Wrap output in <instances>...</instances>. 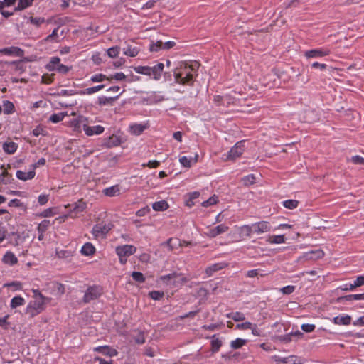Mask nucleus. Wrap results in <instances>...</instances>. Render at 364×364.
Segmentation results:
<instances>
[{
  "label": "nucleus",
  "mask_w": 364,
  "mask_h": 364,
  "mask_svg": "<svg viewBox=\"0 0 364 364\" xmlns=\"http://www.w3.org/2000/svg\"><path fill=\"white\" fill-rule=\"evenodd\" d=\"M160 280L166 285L178 287V285L188 282L189 279L183 277L181 274L173 272L167 275L161 276Z\"/></svg>",
  "instance_id": "20e7f679"
},
{
  "label": "nucleus",
  "mask_w": 364,
  "mask_h": 364,
  "mask_svg": "<svg viewBox=\"0 0 364 364\" xmlns=\"http://www.w3.org/2000/svg\"><path fill=\"white\" fill-rule=\"evenodd\" d=\"M34 301L31 302L27 307V313L32 316L39 314L45 309L46 304L50 301L51 299L42 295L38 291H34Z\"/></svg>",
  "instance_id": "f03ea898"
},
{
  "label": "nucleus",
  "mask_w": 364,
  "mask_h": 364,
  "mask_svg": "<svg viewBox=\"0 0 364 364\" xmlns=\"http://www.w3.org/2000/svg\"><path fill=\"white\" fill-rule=\"evenodd\" d=\"M29 21L30 22L36 26H40L42 23L44 22V18H34V17H30L29 18Z\"/></svg>",
  "instance_id": "13d9d810"
},
{
  "label": "nucleus",
  "mask_w": 364,
  "mask_h": 364,
  "mask_svg": "<svg viewBox=\"0 0 364 364\" xmlns=\"http://www.w3.org/2000/svg\"><path fill=\"white\" fill-rule=\"evenodd\" d=\"M226 265L224 263H216L205 269V273L208 277H210L213 274L218 270L223 269Z\"/></svg>",
  "instance_id": "a211bd4d"
},
{
  "label": "nucleus",
  "mask_w": 364,
  "mask_h": 364,
  "mask_svg": "<svg viewBox=\"0 0 364 364\" xmlns=\"http://www.w3.org/2000/svg\"><path fill=\"white\" fill-rule=\"evenodd\" d=\"M333 321L336 325H349L351 321V317L348 315L343 316H336Z\"/></svg>",
  "instance_id": "6ab92c4d"
},
{
  "label": "nucleus",
  "mask_w": 364,
  "mask_h": 364,
  "mask_svg": "<svg viewBox=\"0 0 364 364\" xmlns=\"http://www.w3.org/2000/svg\"><path fill=\"white\" fill-rule=\"evenodd\" d=\"M16 0H4L3 1H0V11L3 9L5 6H10L15 4Z\"/></svg>",
  "instance_id": "6e6d98bb"
},
{
  "label": "nucleus",
  "mask_w": 364,
  "mask_h": 364,
  "mask_svg": "<svg viewBox=\"0 0 364 364\" xmlns=\"http://www.w3.org/2000/svg\"><path fill=\"white\" fill-rule=\"evenodd\" d=\"M172 243H173V240H172V237H171L167 241L162 242L161 246L167 247L168 251H172L173 250Z\"/></svg>",
  "instance_id": "bf43d9fd"
},
{
  "label": "nucleus",
  "mask_w": 364,
  "mask_h": 364,
  "mask_svg": "<svg viewBox=\"0 0 364 364\" xmlns=\"http://www.w3.org/2000/svg\"><path fill=\"white\" fill-rule=\"evenodd\" d=\"M364 299V293L363 294H350L343 296H340L337 299L338 302H341L343 301H351L353 300H360Z\"/></svg>",
  "instance_id": "f3484780"
},
{
  "label": "nucleus",
  "mask_w": 364,
  "mask_h": 364,
  "mask_svg": "<svg viewBox=\"0 0 364 364\" xmlns=\"http://www.w3.org/2000/svg\"><path fill=\"white\" fill-rule=\"evenodd\" d=\"M149 211H150V208L148 206H146V207H144V208L139 210L136 213V215L139 217H142V216L146 215Z\"/></svg>",
  "instance_id": "052dcab7"
},
{
  "label": "nucleus",
  "mask_w": 364,
  "mask_h": 364,
  "mask_svg": "<svg viewBox=\"0 0 364 364\" xmlns=\"http://www.w3.org/2000/svg\"><path fill=\"white\" fill-rule=\"evenodd\" d=\"M33 0H18V6L15 8L16 11L23 10L29 6H31L33 3Z\"/></svg>",
  "instance_id": "473e14b6"
},
{
  "label": "nucleus",
  "mask_w": 364,
  "mask_h": 364,
  "mask_svg": "<svg viewBox=\"0 0 364 364\" xmlns=\"http://www.w3.org/2000/svg\"><path fill=\"white\" fill-rule=\"evenodd\" d=\"M120 190L117 186H114L104 190V193L109 197L118 196Z\"/></svg>",
  "instance_id": "c756f323"
},
{
  "label": "nucleus",
  "mask_w": 364,
  "mask_h": 364,
  "mask_svg": "<svg viewBox=\"0 0 364 364\" xmlns=\"http://www.w3.org/2000/svg\"><path fill=\"white\" fill-rule=\"evenodd\" d=\"M105 80H109V78L101 73L95 75L90 77V81L92 82H100Z\"/></svg>",
  "instance_id": "a19ab883"
},
{
  "label": "nucleus",
  "mask_w": 364,
  "mask_h": 364,
  "mask_svg": "<svg viewBox=\"0 0 364 364\" xmlns=\"http://www.w3.org/2000/svg\"><path fill=\"white\" fill-rule=\"evenodd\" d=\"M0 53L8 55H14L16 56L21 57L23 55V51L18 47H10L0 49Z\"/></svg>",
  "instance_id": "4468645a"
},
{
  "label": "nucleus",
  "mask_w": 364,
  "mask_h": 364,
  "mask_svg": "<svg viewBox=\"0 0 364 364\" xmlns=\"http://www.w3.org/2000/svg\"><path fill=\"white\" fill-rule=\"evenodd\" d=\"M244 151V145L242 141L236 143L228 153V159L234 160L242 155Z\"/></svg>",
  "instance_id": "1a4fd4ad"
},
{
  "label": "nucleus",
  "mask_w": 364,
  "mask_h": 364,
  "mask_svg": "<svg viewBox=\"0 0 364 364\" xmlns=\"http://www.w3.org/2000/svg\"><path fill=\"white\" fill-rule=\"evenodd\" d=\"M295 290V287L293 285H288L280 289V291L283 294L289 295L293 293Z\"/></svg>",
  "instance_id": "864d4df0"
},
{
  "label": "nucleus",
  "mask_w": 364,
  "mask_h": 364,
  "mask_svg": "<svg viewBox=\"0 0 364 364\" xmlns=\"http://www.w3.org/2000/svg\"><path fill=\"white\" fill-rule=\"evenodd\" d=\"M65 115H67V114L64 112L53 114L49 119L53 123H57L62 121Z\"/></svg>",
  "instance_id": "c9c22d12"
},
{
  "label": "nucleus",
  "mask_w": 364,
  "mask_h": 364,
  "mask_svg": "<svg viewBox=\"0 0 364 364\" xmlns=\"http://www.w3.org/2000/svg\"><path fill=\"white\" fill-rule=\"evenodd\" d=\"M136 251V247L133 245H124L119 246L116 248L117 254L119 257H129L134 254Z\"/></svg>",
  "instance_id": "6e6552de"
},
{
  "label": "nucleus",
  "mask_w": 364,
  "mask_h": 364,
  "mask_svg": "<svg viewBox=\"0 0 364 364\" xmlns=\"http://www.w3.org/2000/svg\"><path fill=\"white\" fill-rule=\"evenodd\" d=\"M267 242L269 244H282L285 242V237L284 235H270L267 237Z\"/></svg>",
  "instance_id": "412c9836"
},
{
  "label": "nucleus",
  "mask_w": 364,
  "mask_h": 364,
  "mask_svg": "<svg viewBox=\"0 0 364 364\" xmlns=\"http://www.w3.org/2000/svg\"><path fill=\"white\" fill-rule=\"evenodd\" d=\"M25 300L20 296L14 297L11 301V308L15 309L18 306L23 305Z\"/></svg>",
  "instance_id": "7c9ffc66"
},
{
  "label": "nucleus",
  "mask_w": 364,
  "mask_h": 364,
  "mask_svg": "<svg viewBox=\"0 0 364 364\" xmlns=\"http://www.w3.org/2000/svg\"><path fill=\"white\" fill-rule=\"evenodd\" d=\"M120 50V48L119 46H114L110 48L107 50V55L110 58H115L117 56Z\"/></svg>",
  "instance_id": "8fccbe9b"
},
{
  "label": "nucleus",
  "mask_w": 364,
  "mask_h": 364,
  "mask_svg": "<svg viewBox=\"0 0 364 364\" xmlns=\"http://www.w3.org/2000/svg\"><path fill=\"white\" fill-rule=\"evenodd\" d=\"M17 149V145L16 143L10 141V142H5L3 144V149L4 151L9 154H14Z\"/></svg>",
  "instance_id": "b1692460"
},
{
  "label": "nucleus",
  "mask_w": 364,
  "mask_h": 364,
  "mask_svg": "<svg viewBox=\"0 0 364 364\" xmlns=\"http://www.w3.org/2000/svg\"><path fill=\"white\" fill-rule=\"evenodd\" d=\"M163 49V43L160 41L153 43L150 45L149 50L151 52H157L159 50Z\"/></svg>",
  "instance_id": "09e8293b"
},
{
  "label": "nucleus",
  "mask_w": 364,
  "mask_h": 364,
  "mask_svg": "<svg viewBox=\"0 0 364 364\" xmlns=\"http://www.w3.org/2000/svg\"><path fill=\"white\" fill-rule=\"evenodd\" d=\"M132 277L134 280L138 282H144L145 281V277H144L143 274L139 272H133L132 274Z\"/></svg>",
  "instance_id": "3c124183"
},
{
  "label": "nucleus",
  "mask_w": 364,
  "mask_h": 364,
  "mask_svg": "<svg viewBox=\"0 0 364 364\" xmlns=\"http://www.w3.org/2000/svg\"><path fill=\"white\" fill-rule=\"evenodd\" d=\"M256 178L254 174L247 175L242 178L244 186H249L256 183Z\"/></svg>",
  "instance_id": "72a5a7b5"
},
{
  "label": "nucleus",
  "mask_w": 364,
  "mask_h": 364,
  "mask_svg": "<svg viewBox=\"0 0 364 364\" xmlns=\"http://www.w3.org/2000/svg\"><path fill=\"white\" fill-rule=\"evenodd\" d=\"M50 220H44L38 226L37 230L38 232H45L49 227Z\"/></svg>",
  "instance_id": "c03bdc74"
},
{
  "label": "nucleus",
  "mask_w": 364,
  "mask_h": 364,
  "mask_svg": "<svg viewBox=\"0 0 364 364\" xmlns=\"http://www.w3.org/2000/svg\"><path fill=\"white\" fill-rule=\"evenodd\" d=\"M95 350L97 351V352H100V353H103L104 355H115L117 354V352L115 350H113L112 352L113 353H109L110 351V349L107 347V346H99L97 348H96L95 349Z\"/></svg>",
  "instance_id": "79ce46f5"
},
{
  "label": "nucleus",
  "mask_w": 364,
  "mask_h": 364,
  "mask_svg": "<svg viewBox=\"0 0 364 364\" xmlns=\"http://www.w3.org/2000/svg\"><path fill=\"white\" fill-rule=\"evenodd\" d=\"M245 343V340L242 338H237L231 342L230 346L233 349H238L241 348L242 346H244Z\"/></svg>",
  "instance_id": "37998d69"
},
{
  "label": "nucleus",
  "mask_w": 364,
  "mask_h": 364,
  "mask_svg": "<svg viewBox=\"0 0 364 364\" xmlns=\"http://www.w3.org/2000/svg\"><path fill=\"white\" fill-rule=\"evenodd\" d=\"M105 87V85H99L95 87L86 88L79 92L80 95H92Z\"/></svg>",
  "instance_id": "c85d7f7f"
},
{
  "label": "nucleus",
  "mask_w": 364,
  "mask_h": 364,
  "mask_svg": "<svg viewBox=\"0 0 364 364\" xmlns=\"http://www.w3.org/2000/svg\"><path fill=\"white\" fill-rule=\"evenodd\" d=\"M86 208V203L82 200H79L77 203H75V206L73 208V211L78 213L82 212Z\"/></svg>",
  "instance_id": "ea45409f"
},
{
  "label": "nucleus",
  "mask_w": 364,
  "mask_h": 364,
  "mask_svg": "<svg viewBox=\"0 0 364 364\" xmlns=\"http://www.w3.org/2000/svg\"><path fill=\"white\" fill-rule=\"evenodd\" d=\"M130 132L135 135H139L145 129V126L141 124H133L130 126Z\"/></svg>",
  "instance_id": "2f4dec72"
},
{
  "label": "nucleus",
  "mask_w": 364,
  "mask_h": 364,
  "mask_svg": "<svg viewBox=\"0 0 364 364\" xmlns=\"http://www.w3.org/2000/svg\"><path fill=\"white\" fill-rule=\"evenodd\" d=\"M228 230V227L221 224L216 226L214 228L210 229L208 232L207 235L210 237H215L217 235L226 232Z\"/></svg>",
  "instance_id": "2eb2a0df"
},
{
  "label": "nucleus",
  "mask_w": 364,
  "mask_h": 364,
  "mask_svg": "<svg viewBox=\"0 0 364 364\" xmlns=\"http://www.w3.org/2000/svg\"><path fill=\"white\" fill-rule=\"evenodd\" d=\"M87 122V119L85 117L80 116L77 119L71 121V126L73 127L74 131L80 132L81 128L84 129V124Z\"/></svg>",
  "instance_id": "ddd939ff"
},
{
  "label": "nucleus",
  "mask_w": 364,
  "mask_h": 364,
  "mask_svg": "<svg viewBox=\"0 0 364 364\" xmlns=\"http://www.w3.org/2000/svg\"><path fill=\"white\" fill-rule=\"evenodd\" d=\"M119 143L120 141L119 138L117 136L112 135L108 138L107 141V146L108 147L116 146L119 145Z\"/></svg>",
  "instance_id": "e433bc0d"
},
{
  "label": "nucleus",
  "mask_w": 364,
  "mask_h": 364,
  "mask_svg": "<svg viewBox=\"0 0 364 364\" xmlns=\"http://www.w3.org/2000/svg\"><path fill=\"white\" fill-rule=\"evenodd\" d=\"M329 54L330 50L328 49H314L305 52V56L308 58L323 57L327 56Z\"/></svg>",
  "instance_id": "f8f14e48"
},
{
  "label": "nucleus",
  "mask_w": 364,
  "mask_h": 364,
  "mask_svg": "<svg viewBox=\"0 0 364 364\" xmlns=\"http://www.w3.org/2000/svg\"><path fill=\"white\" fill-rule=\"evenodd\" d=\"M60 59L58 57H53L50 59L46 68L50 71L56 70L60 73H66L69 71V68L60 63Z\"/></svg>",
  "instance_id": "0eeeda50"
},
{
  "label": "nucleus",
  "mask_w": 364,
  "mask_h": 364,
  "mask_svg": "<svg viewBox=\"0 0 364 364\" xmlns=\"http://www.w3.org/2000/svg\"><path fill=\"white\" fill-rule=\"evenodd\" d=\"M198 155L196 154L193 159H188L186 156H182L179 159V161L184 167H191L193 163H196Z\"/></svg>",
  "instance_id": "393cba45"
},
{
  "label": "nucleus",
  "mask_w": 364,
  "mask_h": 364,
  "mask_svg": "<svg viewBox=\"0 0 364 364\" xmlns=\"http://www.w3.org/2000/svg\"><path fill=\"white\" fill-rule=\"evenodd\" d=\"M252 232L257 234H262L269 232L271 226L268 222L261 221L252 225Z\"/></svg>",
  "instance_id": "9d476101"
},
{
  "label": "nucleus",
  "mask_w": 364,
  "mask_h": 364,
  "mask_svg": "<svg viewBox=\"0 0 364 364\" xmlns=\"http://www.w3.org/2000/svg\"><path fill=\"white\" fill-rule=\"evenodd\" d=\"M2 260L5 264L11 265L15 264L18 262L17 257L11 252H7L4 255Z\"/></svg>",
  "instance_id": "aec40b11"
},
{
  "label": "nucleus",
  "mask_w": 364,
  "mask_h": 364,
  "mask_svg": "<svg viewBox=\"0 0 364 364\" xmlns=\"http://www.w3.org/2000/svg\"><path fill=\"white\" fill-rule=\"evenodd\" d=\"M95 247L90 242L85 243L82 246V250H81L82 254L87 255V256L93 255L95 253Z\"/></svg>",
  "instance_id": "cd10ccee"
},
{
  "label": "nucleus",
  "mask_w": 364,
  "mask_h": 364,
  "mask_svg": "<svg viewBox=\"0 0 364 364\" xmlns=\"http://www.w3.org/2000/svg\"><path fill=\"white\" fill-rule=\"evenodd\" d=\"M84 132L87 136H93L95 134H100L105 131V128L100 125L89 126L87 122L84 124Z\"/></svg>",
  "instance_id": "9b49d317"
},
{
  "label": "nucleus",
  "mask_w": 364,
  "mask_h": 364,
  "mask_svg": "<svg viewBox=\"0 0 364 364\" xmlns=\"http://www.w3.org/2000/svg\"><path fill=\"white\" fill-rule=\"evenodd\" d=\"M121 93L112 97H100L98 98V104L100 105H106L107 104H112L119 97Z\"/></svg>",
  "instance_id": "4be33fe9"
},
{
  "label": "nucleus",
  "mask_w": 364,
  "mask_h": 364,
  "mask_svg": "<svg viewBox=\"0 0 364 364\" xmlns=\"http://www.w3.org/2000/svg\"><path fill=\"white\" fill-rule=\"evenodd\" d=\"M125 78L126 76L123 73H117L111 77V79H115L117 80H123Z\"/></svg>",
  "instance_id": "338daca9"
},
{
  "label": "nucleus",
  "mask_w": 364,
  "mask_h": 364,
  "mask_svg": "<svg viewBox=\"0 0 364 364\" xmlns=\"http://www.w3.org/2000/svg\"><path fill=\"white\" fill-rule=\"evenodd\" d=\"M102 293V289L100 286H91L89 287L84 295L83 301L85 303H89L92 300L97 299L100 296Z\"/></svg>",
  "instance_id": "423d86ee"
},
{
  "label": "nucleus",
  "mask_w": 364,
  "mask_h": 364,
  "mask_svg": "<svg viewBox=\"0 0 364 364\" xmlns=\"http://www.w3.org/2000/svg\"><path fill=\"white\" fill-rule=\"evenodd\" d=\"M35 175H36V173L34 171L24 172V171L18 170L16 171V177L19 180H21L23 181L33 178L35 177Z\"/></svg>",
  "instance_id": "dca6fc26"
},
{
  "label": "nucleus",
  "mask_w": 364,
  "mask_h": 364,
  "mask_svg": "<svg viewBox=\"0 0 364 364\" xmlns=\"http://www.w3.org/2000/svg\"><path fill=\"white\" fill-rule=\"evenodd\" d=\"M294 358V356H289L288 358H281L279 357H277V356H274V359L276 362H282V363H289V360H293Z\"/></svg>",
  "instance_id": "680f3d73"
},
{
  "label": "nucleus",
  "mask_w": 364,
  "mask_h": 364,
  "mask_svg": "<svg viewBox=\"0 0 364 364\" xmlns=\"http://www.w3.org/2000/svg\"><path fill=\"white\" fill-rule=\"evenodd\" d=\"M299 202L296 200H287L283 202L285 208L289 209H294L297 207Z\"/></svg>",
  "instance_id": "49530a36"
},
{
  "label": "nucleus",
  "mask_w": 364,
  "mask_h": 364,
  "mask_svg": "<svg viewBox=\"0 0 364 364\" xmlns=\"http://www.w3.org/2000/svg\"><path fill=\"white\" fill-rule=\"evenodd\" d=\"M351 161L355 164H364V158L360 156H354L352 157Z\"/></svg>",
  "instance_id": "e2e57ef3"
},
{
  "label": "nucleus",
  "mask_w": 364,
  "mask_h": 364,
  "mask_svg": "<svg viewBox=\"0 0 364 364\" xmlns=\"http://www.w3.org/2000/svg\"><path fill=\"white\" fill-rule=\"evenodd\" d=\"M309 252H310V255H311L312 260H316V259H321L324 256V252L321 249H318L316 250H311Z\"/></svg>",
  "instance_id": "4c0bfd02"
},
{
  "label": "nucleus",
  "mask_w": 364,
  "mask_h": 364,
  "mask_svg": "<svg viewBox=\"0 0 364 364\" xmlns=\"http://www.w3.org/2000/svg\"><path fill=\"white\" fill-rule=\"evenodd\" d=\"M139 50L136 48L129 47L124 51V54L130 57H135L138 55Z\"/></svg>",
  "instance_id": "603ef678"
},
{
  "label": "nucleus",
  "mask_w": 364,
  "mask_h": 364,
  "mask_svg": "<svg viewBox=\"0 0 364 364\" xmlns=\"http://www.w3.org/2000/svg\"><path fill=\"white\" fill-rule=\"evenodd\" d=\"M228 317L233 319L235 321H240L245 320V317L242 313L233 312L228 314Z\"/></svg>",
  "instance_id": "58836bf2"
},
{
  "label": "nucleus",
  "mask_w": 364,
  "mask_h": 364,
  "mask_svg": "<svg viewBox=\"0 0 364 364\" xmlns=\"http://www.w3.org/2000/svg\"><path fill=\"white\" fill-rule=\"evenodd\" d=\"M164 65L162 63H159L153 67L149 66H137L134 67V70L139 74H142L148 76L153 75V78L156 80H159L163 72Z\"/></svg>",
  "instance_id": "7ed1b4c3"
},
{
  "label": "nucleus",
  "mask_w": 364,
  "mask_h": 364,
  "mask_svg": "<svg viewBox=\"0 0 364 364\" xmlns=\"http://www.w3.org/2000/svg\"><path fill=\"white\" fill-rule=\"evenodd\" d=\"M112 228L113 225L112 223H105L104 222H102L96 224L92 228V233L95 238L99 237H105Z\"/></svg>",
  "instance_id": "39448f33"
},
{
  "label": "nucleus",
  "mask_w": 364,
  "mask_h": 364,
  "mask_svg": "<svg viewBox=\"0 0 364 364\" xmlns=\"http://www.w3.org/2000/svg\"><path fill=\"white\" fill-rule=\"evenodd\" d=\"M152 208L156 211H164L168 208V204L166 200H160L153 203Z\"/></svg>",
  "instance_id": "a878e982"
},
{
  "label": "nucleus",
  "mask_w": 364,
  "mask_h": 364,
  "mask_svg": "<svg viewBox=\"0 0 364 364\" xmlns=\"http://www.w3.org/2000/svg\"><path fill=\"white\" fill-rule=\"evenodd\" d=\"M173 75L176 83L188 85H193V75L188 69V64L185 62L180 63L179 66L174 70Z\"/></svg>",
  "instance_id": "f257e3e1"
},
{
  "label": "nucleus",
  "mask_w": 364,
  "mask_h": 364,
  "mask_svg": "<svg viewBox=\"0 0 364 364\" xmlns=\"http://www.w3.org/2000/svg\"><path fill=\"white\" fill-rule=\"evenodd\" d=\"M160 164V162L158 161H149L146 164H144L142 166H149V168H156L159 166Z\"/></svg>",
  "instance_id": "69168bd1"
},
{
  "label": "nucleus",
  "mask_w": 364,
  "mask_h": 364,
  "mask_svg": "<svg viewBox=\"0 0 364 364\" xmlns=\"http://www.w3.org/2000/svg\"><path fill=\"white\" fill-rule=\"evenodd\" d=\"M149 296L154 300H159L164 296V292L159 291H152L149 292Z\"/></svg>",
  "instance_id": "5fc2aeb1"
},
{
  "label": "nucleus",
  "mask_w": 364,
  "mask_h": 364,
  "mask_svg": "<svg viewBox=\"0 0 364 364\" xmlns=\"http://www.w3.org/2000/svg\"><path fill=\"white\" fill-rule=\"evenodd\" d=\"M3 105L4 114H9L14 112V105L11 102L5 100Z\"/></svg>",
  "instance_id": "f704fd0d"
},
{
  "label": "nucleus",
  "mask_w": 364,
  "mask_h": 364,
  "mask_svg": "<svg viewBox=\"0 0 364 364\" xmlns=\"http://www.w3.org/2000/svg\"><path fill=\"white\" fill-rule=\"evenodd\" d=\"M292 337H293V333H288V334H286L284 336H276V339L281 342L287 343L292 341Z\"/></svg>",
  "instance_id": "a18cd8bd"
},
{
  "label": "nucleus",
  "mask_w": 364,
  "mask_h": 364,
  "mask_svg": "<svg viewBox=\"0 0 364 364\" xmlns=\"http://www.w3.org/2000/svg\"><path fill=\"white\" fill-rule=\"evenodd\" d=\"M218 197L214 195L212 197L209 198L207 200H205L202 203V205L203 207H208L210 205L216 204L218 203Z\"/></svg>",
  "instance_id": "de8ad7c7"
},
{
  "label": "nucleus",
  "mask_w": 364,
  "mask_h": 364,
  "mask_svg": "<svg viewBox=\"0 0 364 364\" xmlns=\"http://www.w3.org/2000/svg\"><path fill=\"white\" fill-rule=\"evenodd\" d=\"M22 205V203L18 199H12L9 203L10 207H20Z\"/></svg>",
  "instance_id": "0e129e2a"
},
{
  "label": "nucleus",
  "mask_w": 364,
  "mask_h": 364,
  "mask_svg": "<svg viewBox=\"0 0 364 364\" xmlns=\"http://www.w3.org/2000/svg\"><path fill=\"white\" fill-rule=\"evenodd\" d=\"M364 285V276H359L354 282V286L361 287Z\"/></svg>",
  "instance_id": "774afa93"
},
{
  "label": "nucleus",
  "mask_w": 364,
  "mask_h": 364,
  "mask_svg": "<svg viewBox=\"0 0 364 364\" xmlns=\"http://www.w3.org/2000/svg\"><path fill=\"white\" fill-rule=\"evenodd\" d=\"M240 237H250L252 232V225H245L238 228Z\"/></svg>",
  "instance_id": "5701e85b"
},
{
  "label": "nucleus",
  "mask_w": 364,
  "mask_h": 364,
  "mask_svg": "<svg viewBox=\"0 0 364 364\" xmlns=\"http://www.w3.org/2000/svg\"><path fill=\"white\" fill-rule=\"evenodd\" d=\"M211 351L213 353H215L219 350L220 348L222 346V341L216 337L215 335H213L211 337Z\"/></svg>",
  "instance_id": "bb28decb"
},
{
  "label": "nucleus",
  "mask_w": 364,
  "mask_h": 364,
  "mask_svg": "<svg viewBox=\"0 0 364 364\" xmlns=\"http://www.w3.org/2000/svg\"><path fill=\"white\" fill-rule=\"evenodd\" d=\"M316 326L314 324H302L301 329L306 332L310 333L312 332L315 329Z\"/></svg>",
  "instance_id": "4d7b16f0"
}]
</instances>
